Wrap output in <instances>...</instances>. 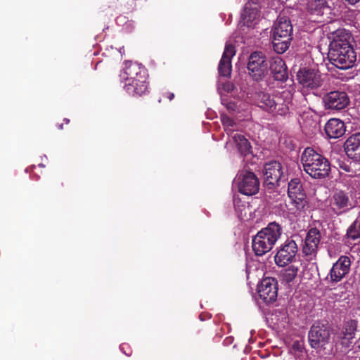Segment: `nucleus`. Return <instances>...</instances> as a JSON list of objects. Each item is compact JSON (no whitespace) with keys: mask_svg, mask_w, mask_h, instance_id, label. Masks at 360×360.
I'll return each mask as SVG.
<instances>
[{"mask_svg":"<svg viewBox=\"0 0 360 360\" xmlns=\"http://www.w3.org/2000/svg\"><path fill=\"white\" fill-rule=\"evenodd\" d=\"M330 0H309L308 7L311 13L319 16L331 14V8L329 6Z\"/></svg>","mask_w":360,"mask_h":360,"instance_id":"obj_25","label":"nucleus"},{"mask_svg":"<svg viewBox=\"0 0 360 360\" xmlns=\"http://www.w3.org/2000/svg\"><path fill=\"white\" fill-rule=\"evenodd\" d=\"M232 140L238 150L242 154H246L249 153L250 150V145L247 139H245L243 135L236 134L232 136Z\"/></svg>","mask_w":360,"mask_h":360,"instance_id":"obj_27","label":"nucleus"},{"mask_svg":"<svg viewBox=\"0 0 360 360\" xmlns=\"http://www.w3.org/2000/svg\"><path fill=\"white\" fill-rule=\"evenodd\" d=\"M297 79L304 89H314L321 85L319 72L315 70L303 68L297 74Z\"/></svg>","mask_w":360,"mask_h":360,"instance_id":"obj_12","label":"nucleus"},{"mask_svg":"<svg viewBox=\"0 0 360 360\" xmlns=\"http://www.w3.org/2000/svg\"><path fill=\"white\" fill-rule=\"evenodd\" d=\"M292 26L285 16H279L274 23L273 33V46L278 53H284L289 47Z\"/></svg>","mask_w":360,"mask_h":360,"instance_id":"obj_6","label":"nucleus"},{"mask_svg":"<svg viewBox=\"0 0 360 360\" xmlns=\"http://www.w3.org/2000/svg\"><path fill=\"white\" fill-rule=\"evenodd\" d=\"M345 150L349 158L360 161V133L349 137L345 143Z\"/></svg>","mask_w":360,"mask_h":360,"instance_id":"obj_21","label":"nucleus"},{"mask_svg":"<svg viewBox=\"0 0 360 360\" xmlns=\"http://www.w3.org/2000/svg\"><path fill=\"white\" fill-rule=\"evenodd\" d=\"M65 120L66 121V122H67V123H68V122H69V120H66V119H65Z\"/></svg>","mask_w":360,"mask_h":360,"instance_id":"obj_37","label":"nucleus"},{"mask_svg":"<svg viewBox=\"0 0 360 360\" xmlns=\"http://www.w3.org/2000/svg\"><path fill=\"white\" fill-rule=\"evenodd\" d=\"M356 219H357L359 221H360V211H359V215H358V217H357V218H356Z\"/></svg>","mask_w":360,"mask_h":360,"instance_id":"obj_36","label":"nucleus"},{"mask_svg":"<svg viewBox=\"0 0 360 360\" xmlns=\"http://www.w3.org/2000/svg\"><path fill=\"white\" fill-rule=\"evenodd\" d=\"M259 6L255 1L248 2L242 14L243 24L249 27H254L259 20Z\"/></svg>","mask_w":360,"mask_h":360,"instance_id":"obj_19","label":"nucleus"},{"mask_svg":"<svg viewBox=\"0 0 360 360\" xmlns=\"http://www.w3.org/2000/svg\"><path fill=\"white\" fill-rule=\"evenodd\" d=\"M222 103L224 104L226 107V108L229 110V111H236V105L235 103L233 102H229V103H224V100L222 99Z\"/></svg>","mask_w":360,"mask_h":360,"instance_id":"obj_32","label":"nucleus"},{"mask_svg":"<svg viewBox=\"0 0 360 360\" xmlns=\"http://www.w3.org/2000/svg\"><path fill=\"white\" fill-rule=\"evenodd\" d=\"M236 203V200H234V205H235L236 210L237 212H240V215L241 216L242 215V209H240V207H237Z\"/></svg>","mask_w":360,"mask_h":360,"instance_id":"obj_33","label":"nucleus"},{"mask_svg":"<svg viewBox=\"0 0 360 360\" xmlns=\"http://www.w3.org/2000/svg\"><path fill=\"white\" fill-rule=\"evenodd\" d=\"M221 121L227 134L233 132L234 131L238 130L240 127L238 123L234 122L231 117L225 114L221 115Z\"/></svg>","mask_w":360,"mask_h":360,"instance_id":"obj_28","label":"nucleus"},{"mask_svg":"<svg viewBox=\"0 0 360 360\" xmlns=\"http://www.w3.org/2000/svg\"><path fill=\"white\" fill-rule=\"evenodd\" d=\"M328 328L321 323L314 324L309 333V341L311 347L318 349L325 345L329 340Z\"/></svg>","mask_w":360,"mask_h":360,"instance_id":"obj_10","label":"nucleus"},{"mask_svg":"<svg viewBox=\"0 0 360 360\" xmlns=\"http://www.w3.org/2000/svg\"><path fill=\"white\" fill-rule=\"evenodd\" d=\"M297 252V246L294 240H287L281 245L275 256V262L279 266H285L292 262Z\"/></svg>","mask_w":360,"mask_h":360,"instance_id":"obj_11","label":"nucleus"},{"mask_svg":"<svg viewBox=\"0 0 360 360\" xmlns=\"http://www.w3.org/2000/svg\"><path fill=\"white\" fill-rule=\"evenodd\" d=\"M320 231L316 228L311 229L305 238L302 248L303 253L307 256H315L321 241Z\"/></svg>","mask_w":360,"mask_h":360,"instance_id":"obj_18","label":"nucleus"},{"mask_svg":"<svg viewBox=\"0 0 360 360\" xmlns=\"http://www.w3.org/2000/svg\"><path fill=\"white\" fill-rule=\"evenodd\" d=\"M269 69L275 79L285 81L288 79L285 64L280 56L273 57L271 59Z\"/></svg>","mask_w":360,"mask_h":360,"instance_id":"obj_22","label":"nucleus"},{"mask_svg":"<svg viewBox=\"0 0 360 360\" xmlns=\"http://www.w3.org/2000/svg\"><path fill=\"white\" fill-rule=\"evenodd\" d=\"M356 327L357 324L355 321H349L345 325V328L340 334V343L346 349L350 347L354 343Z\"/></svg>","mask_w":360,"mask_h":360,"instance_id":"obj_24","label":"nucleus"},{"mask_svg":"<svg viewBox=\"0 0 360 360\" xmlns=\"http://www.w3.org/2000/svg\"><path fill=\"white\" fill-rule=\"evenodd\" d=\"M304 171L311 178L323 179L330 173V163L327 158L311 148L304 149L301 155Z\"/></svg>","mask_w":360,"mask_h":360,"instance_id":"obj_3","label":"nucleus"},{"mask_svg":"<svg viewBox=\"0 0 360 360\" xmlns=\"http://www.w3.org/2000/svg\"><path fill=\"white\" fill-rule=\"evenodd\" d=\"M269 326L274 330H281L285 327L288 318L285 311H276L266 318Z\"/></svg>","mask_w":360,"mask_h":360,"instance_id":"obj_26","label":"nucleus"},{"mask_svg":"<svg viewBox=\"0 0 360 360\" xmlns=\"http://www.w3.org/2000/svg\"><path fill=\"white\" fill-rule=\"evenodd\" d=\"M174 96V94L169 93L168 95V98L171 101L173 99Z\"/></svg>","mask_w":360,"mask_h":360,"instance_id":"obj_35","label":"nucleus"},{"mask_svg":"<svg viewBox=\"0 0 360 360\" xmlns=\"http://www.w3.org/2000/svg\"><path fill=\"white\" fill-rule=\"evenodd\" d=\"M345 1H347L348 3H349L350 4H355L359 0H345Z\"/></svg>","mask_w":360,"mask_h":360,"instance_id":"obj_34","label":"nucleus"},{"mask_svg":"<svg viewBox=\"0 0 360 360\" xmlns=\"http://www.w3.org/2000/svg\"><path fill=\"white\" fill-rule=\"evenodd\" d=\"M259 297L266 303L276 300L277 297V282L273 278H264L257 287Z\"/></svg>","mask_w":360,"mask_h":360,"instance_id":"obj_14","label":"nucleus"},{"mask_svg":"<svg viewBox=\"0 0 360 360\" xmlns=\"http://www.w3.org/2000/svg\"><path fill=\"white\" fill-rule=\"evenodd\" d=\"M283 233L282 227L276 222L269 223L262 229L252 239V250L257 255L262 256L269 252Z\"/></svg>","mask_w":360,"mask_h":360,"instance_id":"obj_4","label":"nucleus"},{"mask_svg":"<svg viewBox=\"0 0 360 360\" xmlns=\"http://www.w3.org/2000/svg\"><path fill=\"white\" fill-rule=\"evenodd\" d=\"M347 236L349 238L352 240H355L360 237V221L356 219L347 229Z\"/></svg>","mask_w":360,"mask_h":360,"instance_id":"obj_29","label":"nucleus"},{"mask_svg":"<svg viewBox=\"0 0 360 360\" xmlns=\"http://www.w3.org/2000/svg\"><path fill=\"white\" fill-rule=\"evenodd\" d=\"M323 103L327 109L340 110L349 105V98L345 92L334 91L325 95Z\"/></svg>","mask_w":360,"mask_h":360,"instance_id":"obj_13","label":"nucleus"},{"mask_svg":"<svg viewBox=\"0 0 360 360\" xmlns=\"http://www.w3.org/2000/svg\"><path fill=\"white\" fill-rule=\"evenodd\" d=\"M240 193L246 195H252L259 191V181L256 176L251 172H240L235 180Z\"/></svg>","mask_w":360,"mask_h":360,"instance_id":"obj_7","label":"nucleus"},{"mask_svg":"<svg viewBox=\"0 0 360 360\" xmlns=\"http://www.w3.org/2000/svg\"><path fill=\"white\" fill-rule=\"evenodd\" d=\"M325 131L328 138L338 139L345 134V126L339 119H330L325 125Z\"/></svg>","mask_w":360,"mask_h":360,"instance_id":"obj_23","label":"nucleus"},{"mask_svg":"<svg viewBox=\"0 0 360 360\" xmlns=\"http://www.w3.org/2000/svg\"><path fill=\"white\" fill-rule=\"evenodd\" d=\"M351 261L347 256H341L330 271V278L333 282L340 281L349 272Z\"/></svg>","mask_w":360,"mask_h":360,"instance_id":"obj_17","label":"nucleus"},{"mask_svg":"<svg viewBox=\"0 0 360 360\" xmlns=\"http://www.w3.org/2000/svg\"><path fill=\"white\" fill-rule=\"evenodd\" d=\"M351 38V34L345 29H339L333 34L328 58L339 69H349L356 61V53L350 44Z\"/></svg>","mask_w":360,"mask_h":360,"instance_id":"obj_1","label":"nucleus"},{"mask_svg":"<svg viewBox=\"0 0 360 360\" xmlns=\"http://www.w3.org/2000/svg\"><path fill=\"white\" fill-rule=\"evenodd\" d=\"M332 210L337 214H343L352 207L348 193L343 191H335L330 202Z\"/></svg>","mask_w":360,"mask_h":360,"instance_id":"obj_16","label":"nucleus"},{"mask_svg":"<svg viewBox=\"0 0 360 360\" xmlns=\"http://www.w3.org/2000/svg\"><path fill=\"white\" fill-rule=\"evenodd\" d=\"M269 64L265 56L261 52L252 53L249 58L248 69L255 80L263 78L268 72Z\"/></svg>","mask_w":360,"mask_h":360,"instance_id":"obj_8","label":"nucleus"},{"mask_svg":"<svg viewBox=\"0 0 360 360\" xmlns=\"http://www.w3.org/2000/svg\"><path fill=\"white\" fill-rule=\"evenodd\" d=\"M236 54L235 47L230 44H226L222 57L219 64V73L223 77H230L231 73V58Z\"/></svg>","mask_w":360,"mask_h":360,"instance_id":"obj_20","label":"nucleus"},{"mask_svg":"<svg viewBox=\"0 0 360 360\" xmlns=\"http://www.w3.org/2000/svg\"><path fill=\"white\" fill-rule=\"evenodd\" d=\"M291 100L289 91H283L279 95H273L261 92L257 95V105L259 108L274 114L284 115L289 110L288 104Z\"/></svg>","mask_w":360,"mask_h":360,"instance_id":"obj_5","label":"nucleus"},{"mask_svg":"<svg viewBox=\"0 0 360 360\" xmlns=\"http://www.w3.org/2000/svg\"><path fill=\"white\" fill-rule=\"evenodd\" d=\"M297 266H295V265L290 266L288 269H285L282 274L283 281L287 283L291 282L297 276Z\"/></svg>","mask_w":360,"mask_h":360,"instance_id":"obj_30","label":"nucleus"},{"mask_svg":"<svg viewBox=\"0 0 360 360\" xmlns=\"http://www.w3.org/2000/svg\"><path fill=\"white\" fill-rule=\"evenodd\" d=\"M234 88L235 86L232 83L226 82L218 87V91L222 95L225 92L229 93L233 91Z\"/></svg>","mask_w":360,"mask_h":360,"instance_id":"obj_31","label":"nucleus"},{"mask_svg":"<svg viewBox=\"0 0 360 360\" xmlns=\"http://www.w3.org/2000/svg\"><path fill=\"white\" fill-rule=\"evenodd\" d=\"M282 175V166L279 162L271 161L264 165V181L265 184L270 186V188L278 184Z\"/></svg>","mask_w":360,"mask_h":360,"instance_id":"obj_15","label":"nucleus"},{"mask_svg":"<svg viewBox=\"0 0 360 360\" xmlns=\"http://www.w3.org/2000/svg\"><path fill=\"white\" fill-rule=\"evenodd\" d=\"M288 194L291 205L293 206L295 211L302 212L307 205V200L300 179H293L289 182Z\"/></svg>","mask_w":360,"mask_h":360,"instance_id":"obj_9","label":"nucleus"},{"mask_svg":"<svg viewBox=\"0 0 360 360\" xmlns=\"http://www.w3.org/2000/svg\"><path fill=\"white\" fill-rule=\"evenodd\" d=\"M120 78L124 82L125 91L130 95L141 96L148 89L146 70L138 63L126 62Z\"/></svg>","mask_w":360,"mask_h":360,"instance_id":"obj_2","label":"nucleus"}]
</instances>
